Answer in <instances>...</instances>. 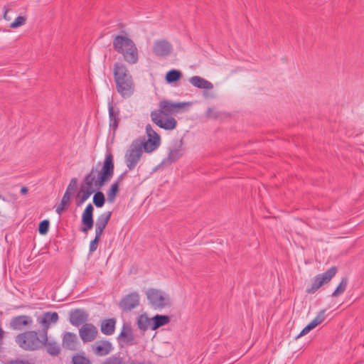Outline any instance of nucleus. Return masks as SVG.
<instances>
[{"label":"nucleus","instance_id":"f257e3e1","mask_svg":"<svg viewBox=\"0 0 364 364\" xmlns=\"http://www.w3.org/2000/svg\"><path fill=\"white\" fill-rule=\"evenodd\" d=\"M191 102H174L164 100L159 102V109L150 114L151 121L165 130H173L177 126V121L171 115L182 113L191 106Z\"/></svg>","mask_w":364,"mask_h":364},{"label":"nucleus","instance_id":"f03ea898","mask_svg":"<svg viewBox=\"0 0 364 364\" xmlns=\"http://www.w3.org/2000/svg\"><path fill=\"white\" fill-rule=\"evenodd\" d=\"M114 173L113 156L112 154H106L103 166L101 171L92 168L90 173L86 176L84 183L95 190L100 189L105 183L109 181Z\"/></svg>","mask_w":364,"mask_h":364},{"label":"nucleus","instance_id":"7ed1b4c3","mask_svg":"<svg viewBox=\"0 0 364 364\" xmlns=\"http://www.w3.org/2000/svg\"><path fill=\"white\" fill-rule=\"evenodd\" d=\"M114 77L119 94L124 98L130 97L135 91V86L132 75L124 64L116 63L114 65Z\"/></svg>","mask_w":364,"mask_h":364},{"label":"nucleus","instance_id":"20e7f679","mask_svg":"<svg viewBox=\"0 0 364 364\" xmlns=\"http://www.w3.org/2000/svg\"><path fill=\"white\" fill-rule=\"evenodd\" d=\"M112 44L114 50L120 53L127 63L134 65L138 62V49L134 42L127 36H116Z\"/></svg>","mask_w":364,"mask_h":364},{"label":"nucleus","instance_id":"39448f33","mask_svg":"<svg viewBox=\"0 0 364 364\" xmlns=\"http://www.w3.org/2000/svg\"><path fill=\"white\" fill-rule=\"evenodd\" d=\"M14 340L22 350L36 351L42 348L43 342L46 341V338L40 331L30 330L17 334Z\"/></svg>","mask_w":364,"mask_h":364},{"label":"nucleus","instance_id":"423d86ee","mask_svg":"<svg viewBox=\"0 0 364 364\" xmlns=\"http://www.w3.org/2000/svg\"><path fill=\"white\" fill-rule=\"evenodd\" d=\"M146 296L149 303L155 309H161L171 304L169 294L161 289H149L146 291Z\"/></svg>","mask_w":364,"mask_h":364},{"label":"nucleus","instance_id":"0eeeda50","mask_svg":"<svg viewBox=\"0 0 364 364\" xmlns=\"http://www.w3.org/2000/svg\"><path fill=\"white\" fill-rule=\"evenodd\" d=\"M143 154L140 140L134 141L127 149L124 160L129 170H133L139 163Z\"/></svg>","mask_w":364,"mask_h":364},{"label":"nucleus","instance_id":"6e6552de","mask_svg":"<svg viewBox=\"0 0 364 364\" xmlns=\"http://www.w3.org/2000/svg\"><path fill=\"white\" fill-rule=\"evenodd\" d=\"M58 313L51 311L43 313L37 317L36 321L41 328L39 331L45 338H46V335H48V329L58 322Z\"/></svg>","mask_w":364,"mask_h":364},{"label":"nucleus","instance_id":"1a4fd4ad","mask_svg":"<svg viewBox=\"0 0 364 364\" xmlns=\"http://www.w3.org/2000/svg\"><path fill=\"white\" fill-rule=\"evenodd\" d=\"M336 272L337 268L336 267H332L324 273L316 276L314 279L311 287L307 289V292L309 294L315 293L322 285L329 282L336 275Z\"/></svg>","mask_w":364,"mask_h":364},{"label":"nucleus","instance_id":"9d476101","mask_svg":"<svg viewBox=\"0 0 364 364\" xmlns=\"http://www.w3.org/2000/svg\"><path fill=\"white\" fill-rule=\"evenodd\" d=\"M140 296L137 292H132L124 296L119 301V306L124 311H130L139 306Z\"/></svg>","mask_w":364,"mask_h":364},{"label":"nucleus","instance_id":"9b49d317","mask_svg":"<svg viewBox=\"0 0 364 364\" xmlns=\"http://www.w3.org/2000/svg\"><path fill=\"white\" fill-rule=\"evenodd\" d=\"M92 353L97 356H106L109 355L114 349L111 342L107 340H100L96 341L92 345Z\"/></svg>","mask_w":364,"mask_h":364},{"label":"nucleus","instance_id":"f8f14e48","mask_svg":"<svg viewBox=\"0 0 364 364\" xmlns=\"http://www.w3.org/2000/svg\"><path fill=\"white\" fill-rule=\"evenodd\" d=\"M97 334V328L92 323H85L79 330L80 337L85 343L93 341Z\"/></svg>","mask_w":364,"mask_h":364},{"label":"nucleus","instance_id":"ddd939ff","mask_svg":"<svg viewBox=\"0 0 364 364\" xmlns=\"http://www.w3.org/2000/svg\"><path fill=\"white\" fill-rule=\"evenodd\" d=\"M183 154L182 140H176L169 148L168 157L166 159L167 163H173L179 159Z\"/></svg>","mask_w":364,"mask_h":364},{"label":"nucleus","instance_id":"4468645a","mask_svg":"<svg viewBox=\"0 0 364 364\" xmlns=\"http://www.w3.org/2000/svg\"><path fill=\"white\" fill-rule=\"evenodd\" d=\"M33 324V319L27 315L14 316L10 321V328L13 330L19 331L24 327L31 326Z\"/></svg>","mask_w":364,"mask_h":364},{"label":"nucleus","instance_id":"2eb2a0df","mask_svg":"<svg viewBox=\"0 0 364 364\" xmlns=\"http://www.w3.org/2000/svg\"><path fill=\"white\" fill-rule=\"evenodd\" d=\"M172 51V46L166 40L156 41L153 46V52L157 56L168 55Z\"/></svg>","mask_w":364,"mask_h":364},{"label":"nucleus","instance_id":"dca6fc26","mask_svg":"<svg viewBox=\"0 0 364 364\" xmlns=\"http://www.w3.org/2000/svg\"><path fill=\"white\" fill-rule=\"evenodd\" d=\"M93 206L91 203H89L82 216V223L83 224V228H82V231L84 232H87L88 230H91L93 227Z\"/></svg>","mask_w":364,"mask_h":364},{"label":"nucleus","instance_id":"f3484780","mask_svg":"<svg viewBox=\"0 0 364 364\" xmlns=\"http://www.w3.org/2000/svg\"><path fill=\"white\" fill-rule=\"evenodd\" d=\"M87 319V314L82 309H75L70 312V321L75 326L83 324Z\"/></svg>","mask_w":364,"mask_h":364},{"label":"nucleus","instance_id":"a211bd4d","mask_svg":"<svg viewBox=\"0 0 364 364\" xmlns=\"http://www.w3.org/2000/svg\"><path fill=\"white\" fill-rule=\"evenodd\" d=\"M95 191V188H93L91 186H89L87 184H85L84 183L77 195L76 199L77 200V204L79 205H82L90 198L92 193H93Z\"/></svg>","mask_w":364,"mask_h":364},{"label":"nucleus","instance_id":"6ab92c4d","mask_svg":"<svg viewBox=\"0 0 364 364\" xmlns=\"http://www.w3.org/2000/svg\"><path fill=\"white\" fill-rule=\"evenodd\" d=\"M42 348L45 347L48 354L52 356H56L60 353V346L56 341L49 339L46 335V341L43 342Z\"/></svg>","mask_w":364,"mask_h":364},{"label":"nucleus","instance_id":"aec40b11","mask_svg":"<svg viewBox=\"0 0 364 364\" xmlns=\"http://www.w3.org/2000/svg\"><path fill=\"white\" fill-rule=\"evenodd\" d=\"M119 338L127 344L132 345L134 343V337L132 333V327L129 324L124 323L122 326Z\"/></svg>","mask_w":364,"mask_h":364},{"label":"nucleus","instance_id":"412c9836","mask_svg":"<svg viewBox=\"0 0 364 364\" xmlns=\"http://www.w3.org/2000/svg\"><path fill=\"white\" fill-rule=\"evenodd\" d=\"M190 82L194 87L200 89L212 90L213 88V85L210 82L200 76H193L191 77Z\"/></svg>","mask_w":364,"mask_h":364},{"label":"nucleus","instance_id":"4be33fe9","mask_svg":"<svg viewBox=\"0 0 364 364\" xmlns=\"http://www.w3.org/2000/svg\"><path fill=\"white\" fill-rule=\"evenodd\" d=\"M116 321L114 318H109L102 321L101 323V331L105 335H112L115 330Z\"/></svg>","mask_w":364,"mask_h":364},{"label":"nucleus","instance_id":"5701e85b","mask_svg":"<svg viewBox=\"0 0 364 364\" xmlns=\"http://www.w3.org/2000/svg\"><path fill=\"white\" fill-rule=\"evenodd\" d=\"M170 317L166 315H156L152 318L151 329L156 330L158 328L168 323Z\"/></svg>","mask_w":364,"mask_h":364},{"label":"nucleus","instance_id":"b1692460","mask_svg":"<svg viewBox=\"0 0 364 364\" xmlns=\"http://www.w3.org/2000/svg\"><path fill=\"white\" fill-rule=\"evenodd\" d=\"M141 144L143 151L151 153L159 147L160 141L148 139L146 141H141Z\"/></svg>","mask_w":364,"mask_h":364},{"label":"nucleus","instance_id":"393cba45","mask_svg":"<svg viewBox=\"0 0 364 364\" xmlns=\"http://www.w3.org/2000/svg\"><path fill=\"white\" fill-rule=\"evenodd\" d=\"M138 328L141 331H146L148 328H151L152 323V319H149L147 315L141 314L137 317L136 321Z\"/></svg>","mask_w":364,"mask_h":364},{"label":"nucleus","instance_id":"a878e982","mask_svg":"<svg viewBox=\"0 0 364 364\" xmlns=\"http://www.w3.org/2000/svg\"><path fill=\"white\" fill-rule=\"evenodd\" d=\"M111 215L112 212L110 211L101 214L97 219L95 226L105 230L110 220Z\"/></svg>","mask_w":364,"mask_h":364},{"label":"nucleus","instance_id":"bb28decb","mask_svg":"<svg viewBox=\"0 0 364 364\" xmlns=\"http://www.w3.org/2000/svg\"><path fill=\"white\" fill-rule=\"evenodd\" d=\"M119 183L116 181L111 185L109 190L107 193V199L109 203H113L119 191Z\"/></svg>","mask_w":364,"mask_h":364},{"label":"nucleus","instance_id":"cd10ccee","mask_svg":"<svg viewBox=\"0 0 364 364\" xmlns=\"http://www.w3.org/2000/svg\"><path fill=\"white\" fill-rule=\"evenodd\" d=\"M73 364H91L90 358L85 352H81L73 355L72 358Z\"/></svg>","mask_w":364,"mask_h":364},{"label":"nucleus","instance_id":"c85d7f7f","mask_svg":"<svg viewBox=\"0 0 364 364\" xmlns=\"http://www.w3.org/2000/svg\"><path fill=\"white\" fill-rule=\"evenodd\" d=\"M181 73L177 70H171L168 71L166 75V80L169 82H174L178 80L181 77Z\"/></svg>","mask_w":364,"mask_h":364},{"label":"nucleus","instance_id":"c756f323","mask_svg":"<svg viewBox=\"0 0 364 364\" xmlns=\"http://www.w3.org/2000/svg\"><path fill=\"white\" fill-rule=\"evenodd\" d=\"M109 116L110 119V126L114 129L117 127L118 123V113H115L112 104H109Z\"/></svg>","mask_w":364,"mask_h":364},{"label":"nucleus","instance_id":"7c9ffc66","mask_svg":"<svg viewBox=\"0 0 364 364\" xmlns=\"http://www.w3.org/2000/svg\"><path fill=\"white\" fill-rule=\"evenodd\" d=\"M125 358L120 355H112L106 358L101 364H124Z\"/></svg>","mask_w":364,"mask_h":364},{"label":"nucleus","instance_id":"2f4dec72","mask_svg":"<svg viewBox=\"0 0 364 364\" xmlns=\"http://www.w3.org/2000/svg\"><path fill=\"white\" fill-rule=\"evenodd\" d=\"M347 284H348V279L346 278H343L341 283L339 284V285L337 287L336 290L333 292L332 296L336 297V296H338L342 294L345 291V290L347 287Z\"/></svg>","mask_w":364,"mask_h":364},{"label":"nucleus","instance_id":"473e14b6","mask_svg":"<svg viewBox=\"0 0 364 364\" xmlns=\"http://www.w3.org/2000/svg\"><path fill=\"white\" fill-rule=\"evenodd\" d=\"M105 201V196L102 192L97 191L93 196V203L97 208L104 205Z\"/></svg>","mask_w":364,"mask_h":364},{"label":"nucleus","instance_id":"72a5a7b5","mask_svg":"<svg viewBox=\"0 0 364 364\" xmlns=\"http://www.w3.org/2000/svg\"><path fill=\"white\" fill-rule=\"evenodd\" d=\"M68 203V187L66 188L63 199L60 205L56 208V212L60 214L62 211L66 209V205Z\"/></svg>","mask_w":364,"mask_h":364},{"label":"nucleus","instance_id":"f704fd0d","mask_svg":"<svg viewBox=\"0 0 364 364\" xmlns=\"http://www.w3.org/2000/svg\"><path fill=\"white\" fill-rule=\"evenodd\" d=\"M326 318V310H321L318 312L316 316L311 321L313 325L316 327L321 323Z\"/></svg>","mask_w":364,"mask_h":364},{"label":"nucleus","instance_id":"c9c22d12","mask_svg":"<svg viewBox=\"0 0 364 364\" xmlns=\"http://www.w3.org/2000/svg\"><path fill=\"white\" fill-rule=\"evenodd\" d=\"M146 132L148 139L160 141V136L153 129L150 124L146 125Z\"/></svg>","mask_w":364,"mask_h":364},{"label":"nucleus","instance_id":"e433bc0d","mask_svg":"<svg viewBox=\"0 0 364 364\" xmlns=\"http://www.w3.org/2000/svg\"><path fill=\"white\" fill-rule=\"evenodd\" d=\"M49 220H44L41 221L38 226V232L41 235H46L49 229Z\"/></svg>","mask_w":364,"mask_h":364},{"label":"nucleus","instance_id":"4c0bfd02","mask_svg":"<svg viewBox=\"0 0 364 364\" xmlns=\"http://www.w3.org/2000/svg\"><path fill=\"white\" fill-rule=\"evenodd\" d=\"M26 18L24 16H18L13 23H11L10 27L16 28L25 24Z\"/></svg>","mask_w":364,"mask_h":364},{"label":"nucleus","instance_id":"58836bf2","mask_svg":"<svg viewBox=\"0 0 364 364\" xmlns=\"http://www.w3.org/2000/svg\"><path fill=\"white\" fill-rule=\"evenodd\" d=\"M316 327L311 323V322L303 328V330L301 331V333L299 334L298 337L303 336L306 334H307L309 332H310L311 330L315 328Z\"/></svg>","mask_w":364,"mask_h":364},{"label":"nucleus","instance_id":"ea45409f","mask_svg":"<svg viewBox=\"0 0 364 364\" xmlns=\"http://www.w3.org/2000/svg\"><path fill=\"white\" fill-rule=\"evenodd\" d=\"M124 364H150L149 363L141 361L132 358H125Z\"/></svg>","mask_w":364,"mask_h":364},{"label":"nucleus","instance_id":"a19ab883","mask_svg":"<svg viewBox=\"0 0 364 364\" xmlns=\"http://www.w3.org/2000/svg\"><path fill=\"white\" fill-rule=\"evenodd\" d=\"M100 240L95 238L93 240H92L90 243V252H93L95 251L98 246V242Z\"/></svg>","mask_w":364,"mask_h":364},{"label":"nucleus","instance_id":"79ce46f5","mask_svg":"<svg viewBox=\"0 0 364 364\" xmlns=\"http://www.w3.org/2000/svg\"><path fill=\"white\" fill-rule=\"evenodd\" d=\"M8 364H31V363L28 360H21V359H15V360H10Z\"/></svg>","mask_w":364,"mask_h":364},{"label":"nucleus","instance_id":"37998d69","mask_svg":"<svg viewBox=\"0 0 364 364\" xmlns=\"http://www.w3.org/2000/svg\"><path fill=\"white\" fill-rule=\"evenodd\" d=\"M207 116L210 118H217L218 117V112L213 108H209L207 111Z\"/></svg>","mask_w":364,"mask_h":364},{"label":"nucleus","instance_id":"c03bdc74","mask_svg":"<svg viewBox=\"0 0 364 364\" xmlns=\"http://www.w3.org/2000/svg\"><path fill=\"white\" fill-rule=\"evenodd\" d=\"M104 229L100 228L95 226V237L98 240H100V237L103 233Z\"/></svg>","mask_w":364,"mask_h":364},{"label":"nucleus","instance_id":"a18cd8bd","mask_svg":"<svg viewBox=\"0 0 364 364\" xmlns=\"http://www.w3.org/2000/svg\"><path fill=\"white\" fill-rule=\"evenodd\" d=\"M4 19H5V20H7V21L10 20V18L7 17V13H8V11H9V9H6V7H4Z\"/></svg>","mask_w":364,"mask_h":364},{"label":"nucleus","instance_id":"49530a36","mask_svg":"<svg viewBox=\"0 0 364 364\" xmlns=\"http://www.w3.org/2000/svg\"><path fill=\"white\" fill-rule=\"evenodd\" d=\"M69 337H70V342L77 340V336L75 334H73V333H70Z\"/></svg>","mask_w":364,"mask_h":364},{"label":"nucleus","instance_id":"de8ad7c7","mask_svg":"<svg viewBox=\"0 0 364 364\" xmlns=\"http://www.w3.org/2000/svg\"><path fill=\"white\" fill-rule=\"evenodd\" d=\"M28 189L26 187H22L21 189V193L25 195L28 193Z\"/></svg>","mask_w":364,"mask_h":364},{"label":"nucleus","instance_id":"09e8293b","mask_svg":"<svg viewBox=\"0 0 364 364\" xmlns=\"http://www.w3.org/2000/svg\"><path fill=\"white\" fill-rule=\"evenodd\" d=\"M68 336V333H65L63 336V341L66 339V337Z\"/></svg>","mask_w":364,"mask_h":364}]
</instances>
